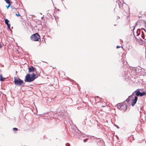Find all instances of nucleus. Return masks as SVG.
<instances>
[{"label": "nucleus", "mask_w": 146, "mask_h": 146, "mask_svg": "<svg viewBox=\"0 0 146 146\" xmlns=\"http://www.w3.org/2000/svg\"><path fill=\"white\" fill-rule=\"evenodd\" d=\"M8 5L7 6V9H8L10 6V1H9V3H8Z\"/></svg>", "instance_id": "f8f14e48"}, {"label": "nucleus", "mask_w": 146, "mask_h": 146, "mask_svg": "<svg viewBox=\"0 0 146 146\" xmlns=\"http://www.w3.org/2000/svg\"><path fill=\"white\" fill-rule=\"evenodd\" d=\"M137 96H135L134 99L132 100V106H133L136 103L137 100Z\"/></svg>", "instance_id": "423d86ee"}, {"label": "nucleus", "mask_w": 146, "mask_h": 146, "mask_svg": "<svg viewBox=\"0 0 146 146\" xmlns=\"http://www.w3.org/2000/svg\"><path fill=\"white\" fill-rule=\"evenodd\" d=\"M141 32L142 31H141L140 30H137L136 32L137 35H140Z\"/></svg>", "instance_id": "1a4fd4ad"}, {"label": "nucleus", "mask_w": 146, "mask_h": 146, "mask_svg": "<svg viewBox=\"0 0 146 146\" xmlns=\"http://www.w3.org/2000/svg\"><path fill=\"white\" fill-rule=\"evenodd\" d=\"M31 39L33 41H38L40 39V36L37 33L32 35L31 36Z\"/></svg>", "instance_id": "f03ea898"}, {"label": "nucleus", "mask_w": 146, "mask_h": 146, "mask_svg": "<svg viewBox=\"0 0 146 146\" xmlns=\"http://www.w3.org/2000/svg\"><path fill=\"white\" fill-rule=\"evenodd\" d=\"M13 131H17L18 130V129L16 128H14L13 129Z\"/></svg>", "instance_id": "4468645a"}, {"label": "nucleus", "mask_w": 146, "mask_h": 146, "mask_svg": "<svg viewBox=\"0 0 146 146\" xmlns=\"http://www.w3.org/2000/svg\"><path fill=\"white\" fill-rule=\"evenodd\" d=\"M129 100H130L129 99V98H128L126 99V101H127V102H128L129 101Z\"/></svg>", "instance_id": "dca6fc26"}, {"label": "nucleus", "mask_w": 146, "mask_h": 146, "mask_svg": "<svg viewBox=\"0 0 146 146\" xmlns=\"http://www.w3.org/2000/svg\"><path fill=\"white\" fill-rule=\"evenodd\" d=\"M3 44H0V48H1L2 47V46H3Z\"/></svg>", "instance_id": "f3484780"}, {"label": "nucleus", "mask_w": 146, "mask_h": 146, "mask_svg": "<svg viewBox=\"0 0 146 146\" xmlns=\"http://www.w3.org/2000/svg\"><path fill=\"white\" fill-rule=\"evenodd\" d=\"M0 80L1 81H4L5 78H3L2 77V75L1 74L0 75Z\"/></svg>", "instance_id": "9d476101"}, {"label": "nucleus", "mask_w": 146, "mask_h": 146, "mask_svg": "<svg viewBox=\"0 0 146 146\" xmlns=\"http://www.w3.org/2000/svg\"><path fill=\"white\" fill-rule=\"evenodd\" d=\"M120 47V46H116V48H119Z\"/></svg>", "instance_id": "6ab92c4d"}, {"label": "nucleus", "mask_w": 146, "mask_h": 146, "mask_svg": "<svg viewBox=\"0 0 146 146\" xmlns=\"http://www.w3.org/2000/svg\"><path fill=\"white\" fill-rule=\"evenodd\" d=\"M144 31V32L142 31L141 32V36L142 37L143 39H144V41L146 42V32L144 29H143Z\"/></svg>", "instance_id": "39448f33"}, {"label": "nucleus", "mask_w": 146, "mask_h": 146, "mask_svg": "<svg viewBox=\"0 0 146 146\" xmlns=\"http://www.w3.org/2000/svg\"><path fill=\"white\" fill-rule=\"evenodd\" d=\"M9 22V21L8 19H5V24L7 25H8V24H9L8 23Z\"/></svg>", "instance_id": "9b49d317"}, {"label": "nucleus", "mask_w": 146, "mask_h": 146, "mask_svg": "<svg viewBox=\"0 0 146 146\" xmlns=\"http://www.w3.org/2000/svg\"><path fill=\"white\" fill-rule=\"evenodd\" d=\"M16 15L17 16H20V15L18 13V14H16Z\"/></svg>", "instance_id": "a211bd4d"}, {"label": "nucleus", "mask_w": 146, "mask_h": 146, "mask_svg": "<svg viewBox=\"0 0 146 146\" xmlns=\"http://www.w3.org/2000/svg\"><path fill=\"white\" fill-rule=\"evenodd\" d=\"M5 0V1L7 3H9V0Z\"/></svg>", "instance_id": "2eb2a0df"}, {"label": "nucleus", "mask_w": 146, "mask_h": 146, "mask_svg": "<svg viewBox=\"0 0 146 146\" xmlns=\"http://www.w3.org/2000/svg\"><path fill=\"white\" fill-rule=\"evenodd\" d=\"M116 126L117 127V128H118V129H119V127H118V126H117V125H116Z\"/></svg>", "instance_id": "412c9836"}, {"label": "nucleus", "mask_w": 146, "mask_h": 146, "mask_svg": "<svg viewBox=\"0 0 146 146\" xmlns=\"http://www.w3.org/2000/svg\"><path fill=\"white\" fill-rule=\"evenodd\" d=\"M135 92H136V95L137 96H142L146 94V93L145 92H144L142 93L140 92L138 89H137L135 91Z\"/></svg>", "instance_id": "20e7f679"}, {"label": "nucleus", "mask_w": 146, "mask_h": 146, "mask_svg": "<svg viewBox=\"0 0 146 146\" xmlns=\"http://www.w3.org/2000/svg\"><path fill=\"white\" fill-rule=\"evenodd\" d=\"M121 110H123V111H125L127 109V107L125 104L123 105L120 107Z\"/></svg>", "instance_id": "0eeeda50"}, {"label": "nucleus", "mask_w": 146, "mask_h": 146, "mask_svg": "<svg viewBox=\"0 0 146 146\" xmlns=\"http://www.w3.org/2000/svg\"><path fill=\"white\" fill-rule=\"evenodd\" d=\"M35 74H32L31 76L29 74H28L25 76V81L27 82H31L33 81L35 78Z\"/></svg>", "instance_id": "f257e3e1"}, {"label": "nucleus", "mask_w": 146, "mask_h": 146, "mask_svg": "<svg viewBox=\"0 0 146 146\" xmlns=\"http://www.w3.org/2000/svg\"><path fill=\"white\" fill-rule=\"evenodd\" d=\"M7 25V26L8 27V28L9 29H10V24H8Z\"/></svg>", "instance_id": "ddd939ff"}, {"label": "nucleus", "mask_w": 146, "mask_h": 146, "mask_svg": "<svg viewBox=\"0 0 146 146\" xmlns=\"http://www.w3.org/2000/svg\"><path fill=\"white\" fill-rule=\"evenodd\" d=\"M66 146H70V145H68L67 146V144H66Z\"/></svg>", "instance_id": "4be33fe9"}, {"label": "nucleus", "mask_w": 146, "mask_h": 146, "mask_svg": "<svg viewBox=\"0 0 146 146\" xmlns=\"http://www.w3.org/2000/svg\"><path fill=\"white\" fill-rule=\"evenodd\" d=\"M14 82L15 85L18 86H21L24 84L23 81L21 80L19 78H18V79H16L15 78Z\"/></svg>", "instance_id": "7ed1b4c3"}, {"label": "nucleus", "mask_w": 146, "mask_h": 146, "mask_svg": "<svg viewBox=\"0 0 146 146\" xmlns=\"http://www.w3.org/2000/svg\"><path fill=\"white\" fill-rule=\"evenodd\" d=\"M35 69V68H33L32 66H31L29 68V72H34V71Z\"/></svg>", "instance_id": "6e6552de"}, {"label": "nucleus", "mask_w": 146, "mask_h": 146, "mask_svg": "<svg viewBox=\"0 0 146 146\" xmlns=\"http://www.w3.org/2000/svg\"><path fill=\"white\" fill-rule=\"evenodd\" d=\"M87 139H84V142H86V140H87Z\"/></svg>", "instance_id": "aec40b11"}]
</instances>
